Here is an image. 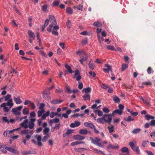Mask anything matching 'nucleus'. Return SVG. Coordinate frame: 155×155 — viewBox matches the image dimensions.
Here are the masks:
<instances>
[{
	"label": "nucleus",
	"instance_id": "obj_1",
	"mask_svg": "<svg viewBox=\"0 0 155 155\" xmlns=\"http://www.w3.org/2000/svg\"><path fill=\"white\" fill-rule=\"evenodd\" d=\"M46 21L47 22L48 25L49 23H50L47 28V31L51 32L53 35L58 36V33L57 30L59 29V27L58 26L56 25L57 22L54 17L52 15H50L48 18L46 19L45 21Z\"/></svg>",
	"mask_w": 155,
	"mask_h": 155
},
{
	"label": "nucleus",
	"instance_id": "obj_2",
	"mask_svg": "<svg viewBox=\"0 0 155 155\" xmlns=\"http://www.w3.org/2000/svg\"><path fill=\"white\" fill-rule=\"evenodd\" d=\"M112 114H105L102 117L98 118L96 121L97 122L100 123L104 124L106 123L110 124L112 121Z\"/></svg>",
	"mask_w": 155,
	"mask_h": 155
},
{
	"label": "nucleus",
	"instance_id": "obj_3",
	"mask_svg": "<svg viewBox=\"0 0 155 155\" xmlns=\"http://www.w3.org/2000/svg\"><path fill=\"white\" fill-rule=\"evenodd\" d=\"M28 120L27 119H25L20 124V126L25 129L27 128L28 127L29 129H31L34 128L35 126V124L29 121L28 126Z\"/></svg>",
	"mask_w": 155,
	"mask_h": 155
},
{
	"label": "nucleus",
	"instance_id": "obj_4",
	"mask_svg": "<svg viewBox=\"0 0 155 155\" xmlns=\"http://www.w3.org/2000/svg\"><path fill=\"white\" fill-rule=\"evenodd\" d=\"M74 78H76V80L78 81L79 84L78 86V87L80 89H81L83 87V84L82 83H80V80L81 79V77L80 75L79 71L78 70L75 71V74L73 77Z\"/></svg>",
	"mask_w": 155,
	"mask_h": 155
},
{
	"label": "nucleus",
	"instance_id": "obj_5",
	"mask_svg": "<svg viewBox=\"0 0 155 155\" xmlns=\"http://www.w3.org/2000/svg\"><path fill=\"white\" fill-rule=\"evenodd\" d=\"M76 54L79 55L80 59L84 60L85 61H87L88 56L85 51L79 50L76 52Z\"/></svg>",
	"mask_w": 155,
	"mask_h": 155
},
{
	"label": "nucleus",
	"instance_id": "obj_6",
	"mask_svg": "<svg viewBox=\"0 0 155 155\" xmlns=\"http://www.w3.org/2000/svg\"><path fill=\"white\" fill-rule=\"evenodd\" d=\"M89 138L91 140V143L93 144L97 145L100 147H103V146L101 144L100 142L101 141L100 139L99 138L97 137H96L94 138L92 137H90Z\"/></svg>",
	"mask_w": 155,
	"mask_h": 155
},
{
	"label": "nucleus",
	"instance_id": "obj_7",
	"mask_svg": "<svg viewBox=\"0 0 155 155\" xmlns=\"http://www.w3.org/2000/svg\"><path fill=\"white\" fill-rule=\"evenodd\" d=\"M6 150L15 154H18L19 153V151H18L16 150L15 149L11 147H5V149H2L1 150L3 153H7V151Z\"/></svg>",
	"mask_w": 155,
	"mask_h": 155
},
{
	"label": "nucleus",
	"instance_id": "obj_8",
	"mask_svg": "<svg viewBox=\"0 0 155 155\" xmlns=\"http://www.w3.org/2000/svg\"><path fill=\"white\" fill-rule=\"evenodd\" d=\"M22 108L23 106H20L16 108H13L12 110V112L15 115H20L21 114L20 111Z\"/></svg>",
	"mask_w": 155,
	"mask_h": 155
},
{
	"label": "nucleus",
	"instance_id": "obj_9",
	"mask_svg": "<svg viewBox=\"0 0 155 155\" xmlns=\"http://www.w3.org/2000/svg\"><path fill=\"white\" fill-rule=\"evenodd\" d=\"M129 145L134 151L136 152L138 154L140 153V150L138 146L135 147V145L133 142H130L129 143Z\"/></svg>",
	"mask_w": 155,
	"mask_h": 155
},
{
	"label": "nucleus",
	"instance_id": "obj_10",
	"mask_svg": "<svg viewBox=\"0 0 155 155\" xmlns=\"http://www.w3.org/2000/svg\"><path fill=\"white\" fill-rule=\"evenodd\" d=\"M28 34L29 38V42L31 43L34 40L35 37V34L31 30H29L28 31Z\"/></svg>",
	"mask_w": 155,
	"mask_h": 155
},
{
	"label": "nucleus",
	"instance_id": "obj_11",
	"mask_svg": "<svg viewBox=\"0 0 155 155\" xmlns=\"http://www.w3.org/2000/svg\"><path fill=\"white\" fill-rule=\"evenodd\" d=\"M120 151L122 153H120L119 155H130L129 154V151L127 147H124L120 150Z\"/></svg>",
	"mask_w": 155,
	"mask_h": 155
},
{
	"label": "nucleus",
	"instance_id": "obj_12",
	"mask_svg": "<svg viewBox=\"0 0 155 155\" xmlns=\"http://www.w3.org/2000/svg\"><path fill=\"white\" fill-rule=\"evenodd\" d=\"M119 148V147L118 144L116 145H113L111 143H109L108 146L106 147V150L109 151V150L110 149L113 150H118Z\"/></svg>",
	"mask_w": 155,
	"mask_h": 155
},
{
	"label": "nucleus",
	"instance_id": "obj_13",
	"mask_svg": "<svg viewBox=\"0 0 155 155\" xmlns=\"http://www.w3.org/2000/svg\"><path fill=\"white\" fill-rule=\"evenodd\" d=\"M50 93L49 91L47 92H45L43 91V97L44 99L47 100H49L51 98V97L50 95Z\"/></svg>",
	"mask_w": 155,
	"mask_h": 155
},
{
	"label": "nucleus",
	"instance_id": "obj_14",
	"mask_svg": "<svg viewBox=\"0 0 155 155\" xmlns=\"http://www.w3.org/2000/svg\"><path fill=\"white\" fill-rule=\"evenodd\" d=\"M28 130H24L21 131V133L23 134H25L26 136V138L27 140H28L31 137V136L28 134H29Z\"/></svg>",
	"mask_w": 155,
	"mask_h": 155
},
{
	"label": "nucleus",
	"instance_id": "obj_15",
	"mask_svg": "<svg viewBox=\"0 0 155 155\" xmlns=\"http://www.w3.org/2000/svg\"><path fill=\"white\" fill-rule=\"evenodd\" d=\"M73 138L75 140H83L85 138V137L80 135H74V136Z\"/></svg>",
	"mask_w": 155,
	"mask_h": 155
},
{
	"label": "nucleus",
	"instance_id": "obj_16",
	"mask_svg": "<svg viewBox=\"0 0 155 155\" xmlns=\"http://www.w3.org/2000/svg\"><path fill=\"white\" fill-rule=\"evenodd\" d=\"M13 100L12 98H11L9 99L8 101H7V103H4V104H5L8 106H9V108H11L12 107L13 105L14 104L13 103Z\"/></svg>",
	"mask_w": 155,
	"mask_h": 155
},
{
	"label": "nucleus",
	"instance_id": "obj_17",
	"mask_svg": "<svg viewBox=\"0 0 155 155\" xmlns=\"http://www.w3.org/2000/svg\"><path fill=\"white\" fill-rule=\"evenodd\" d=\"M80 124V123L79 121H76L74 123H72L70 125V126L71 127L74 128L78 127Z\"/></svg>",
	"mask_w": 155,
	"mask_h": 155
},
{
	"label": "nucleus",
	"instance_id": "obj_18",
	"mask_svg": "<svg viewBox=\"0 0 155 155\" xmlns=\"http://www.w3.org/2000/svg\"><path fill=\"white\" fill-rule=\"evenodd\" d=\"M7 106V105L3 103L1 105V107L3 108V109L5 110L4 111V112H8L10 111V108H8V107L6 106Z\"/></svg>",
	"mask_w": 155,
	"mask_h": 155
},
{
	"label": "nucleus",
	"instance_id": "obj_19",
	"mask_svg": "<svg viewBox=\"0 0 155 155\" xmlns=\"http://www.w3.org/2000/svg\"><path fill=\"white\" fill-rule=\"evenodd\" d=\"M82 92H84L86 94L90 93L91 92V88L88 87L87 88H84L82 91Z\"/></svg>",
	"mask_w": 155,
	"mask_h": 155
},
{
	"label": "nucleus",
	"instance_id": "obj_20",
	"mask_svg": "<svg viewBox=\"0 0 155 155\" xmlns=\"http://www.w3.org/2000/svg\"><path fill=\"white\" fill-rule=\"evenodd\" d=\"M112 99L115 103H118L120 101V99L116 95H114L113 96Z\"/></svg>",
	"mask_w": 155,
	"mask_h": 155
},
{
	"label": "nucleus",
	"instance_id": "obj_21",
	"mask_svg": "<svg viewBox=\"0 0 155 155\" xmlns=\"http://www.w3.org/2000/svg\"><path fill=\"white\" fill-rule=\"evenodd\" d=\"M65 68H66L67 69V71L68 72H69L70 74H72V73L75 72L74 71H72L71 68V67L68 65L67 64H66L65 65Z\"/></svg>",
	"mask_w": 155,
	"mask_h": 155
},
{
	"label": "nucleus",
	"instance_id": "obj_22",
	"mask_svg": "<svg viewBox=\"0 0 155 155\" xmlns=\"http://www.w3.org/2000/svg\"><path fill=\"white\" fill-rule=\"evenodd\" d=\"M14 100L16 104H19L21 103V101L19 96H18L17 97H14Z\"/></svg>",
	"mask_w": 155,
	"mask_h": 155
},
{
	"label": "nucleus",
	"instance_id": "obj_23",
	"mask_svg": "<svg viewBox=\"0 0 155 155\" xmlns=\"http://www.w3.org/2000/svg\"><path fill=\"white\" fill-rule=\"evenodd\" d=\"M63 100H53L51 101V103L52 104H59L63 102Z\"/></svg>",
	"mask_w": 155,
	"mask_h": 155
},
{
	"label": "nucleus",
	"instance_id": "obj_24",
	"mask_svg": "<svg viewBox=\"0 0 155 155\" xmlns=\"http://www.w3.org/2000/svg\"><path fill=\"white\" fill-rule=\"evenodd\" d=\"M123 110H120L119 109H117L114 111L112 113V115L115 114H118L119 115H121L123 113Z\"/></svg>",
	"mask_w": 155,
	"mask_h": 155
},
{
	"label": "nucleus",
	"instance_id": "obj_25",
	"mask_svg": "<svg viewBox=\"0 0 155 155\" xmlns=\"http://www.w3.org/2000/svg\"><path fill=\"white\" fill-rule=\"evenodd\" d=\"M134 120V118L132 117L131 116H129L127 117L124 118V120L127 122L133 121Z\"/></svg>",
	"mask_w": 155,
	"mask_h": 155
},
{
	"label": "nucleus",
	"instance_id": "obj_26",
	"mask_svg": "<svg viewBox=\"0 0 155 155\" xmlns=\"http://www.w3.org/2000/svg\"><path fill=\"white\" fill-rule=\"evenodd\" d=\"M49 127H45L43 130V134L44 135H50L49 134Z\"/></svg>",
	"mask_w": 155,
	"mask_h": 155
},
{
	"label": "nucleus",
	"instance_id": "obj_27",
	"mask_svg": "<svg viewBox=\"0 0 155 155\" xmlns=\"http://www.w3.org/2000/svg\"><path fill=\"white\" fill-rule=\"evenodd\" d=\"M140 130L141 129L140 128H134L133 129L131 132L134 134H136L138 133Z\"/></svg>",
	"mask_w": 155,
	"mask_h": 155
},
{
	"label": "nucleus",
	"instance_id": "obj_28",
	"mask_svg": "<svg viewBox=\"0 0 155 155\" xmlns=\"http://www.w3.org/2000/svg\"><path fill=\"white\" fill-rule=\"evenodd\" d=\"M83 98L85 101L89 100L90 98V95L89 94H86L83 95Z\"/></svg>",
	"mask_w": 155,
	"mask_h": 155
},
{
	"label": "nucleus",
	"instance_id": "obj_29",
	"mask_svg": "<svg viewBox=\"0 0 155 155\" xmlns=\"http://www.w3.org/2000/svg\"><path fill=\"white\" fill-rule=\"evenodd\" d=\"M145 117L147 120H149L150 119L153 120L155 118L154 117L149 114L146 115Z\"/></svg>",
	"mask_w": 155,
	"mask_h": 155
},
{
	"label": "nucleus",
	"instance_id": "obj_30",
	"mask_svg": "<svg viewBox=\"0 0 155 155\" xmlns=\"http://www.w3.org/2000/svg\"><path fill=\"white\" fill-rule=\"evenodd\" d=\"M59 119L58 118H55L54 119H51L49 121L50 125H51V124L53 123H58L59 122Z\"/></svg>",
	"mask_w": 155,
	"mask_h": 155
},
{
	"label": "nucleus",
	"instance_id": "obj_31",
	"mask_svg": "<svg viewBox=\"0 0 155 155\" xmlns=\"http://www.w3.org/2000/svg\"><path fill=\"white\" fill-rule=\"evenodd\" d=\"M29 113V110L27 107H25L22 110V114L23 115H25L28 114Z\"/></svg>",
	"mask_w": 155,
	"mask_h": 155
},
{
	"label": "nucleus",
	"instance_id": "obj_32",
	"mask_svg": "<svg viewBox=\"0 0 155 155\" xmlns=\"http://www.w3.org/2000/svg\"><path fill=\"white\" fill-rule=\"evenodd\" d=\"M66 12L67 14H71L73 13V10L70 7H67L66 8Z\"/></svg>",
	"mask_w": 155,
	"mask_h": 155
},
{
	"label": "nucleus",
	"instance_id": "obj_33",
	"mask_svg": "<svg viewBox=\"0 0 155 155\" xmlns=\"http://www.w3.org/2000/svg\"><path fill=\"white\" fill-rule=\"evenodd\" d=\"M128 67V65L127 64H122L121 71H124L125 69L127 68Z\"/></svg>",
	"mask_w": 155,
	"mask_h": 155
},
{
	"label": "nucleus",
	"instance_id": "obj_34",
	"mask_svg": "<svg viewBox=\"0 0 155 155\" xmlns=\"http://www.w3.org/2000/svg\"><path fill=\"white\" fill-rule=\"evenodd\" d=\"M88 133V131L86 130L81 129L79 130V133L82 134H86Z\"/></svg>",
	"mask_w": 155,
	"mask_h": 155
},
{
	"label": "nucleus",
	"instance_id": "obj_35",
	"mask_svg": "<svg viewBox=\"0 0 155 155\" xmlns=\"http://www.w3.org/2000/svg\"><path fill=\"white\" fill-rule=\"evenodd\" d=\"M107 48L108 50H110L111 51H117V50H116L114 46L111 45H107Z\"/></svg>",
	"mask_w": 155,
	"mask_h": 155
},
{
	"label": "nucleus",
	"instance_id": "obj_36",
	"mask_svg": "<svg viewBox=\"0 0 155 155\" xmlns=\"http://www.w3.org/2000/svg\"><path fill=\"white\" fill-rule=\"evenodd\" d=\"M2 122L4 123H7L8 124H9V120L7 117H4L2 118Z\"/></svg>",
	"mask_w": 155,
	"mask_h": 155
},
{
	"label": "nucleus",
	"instance_id": "obj_37",
	"mask_svg": "<svg viewBox=\"0 0 155 155\" xmlns=\"http://www.w3.org/2000/svg\"><path fill=\"white\" fill-rule=\"evenodd\" d=\"M50 136V135H45L44 136L42 139V141L43 142H45L47 141L48 139V138Z\"/></svg>",
	"mask_w": 155,
	"mask_h": 155
},
{
	"label": "nucleus",
	"instance_id": "obj_38",
	"mask_svg": "<svg viewBox=\"0 0 155 155\" xmlns=\"http://www.w3.org/2000/svg\"><path fill=\"white\" fill-rule=\"evenodd\" d=\"M94 112L95 113H97V115H98L99 116H101L103 115V112L102 111L100 110H94Z\"/></svg>",
	"mask_w": 155,
	"mask_h": 155
},
{
	"label": "nucleus",
	"instance_id": "obj_39",
	"mask_svg": "<svg viewBox=\"0 0 155 155\" xmlns=\"http://www.w3.org/2000/svg\"><path fill=\"white\" fill-rule=\"evenodd\" d=\"M88 66L90 69L93 70L94 69L95 65L91 63V61H90L89 63Z\"/></svg>",
	"mask_w": 155,
	"mask_h": 155
},
{
	"label": "nucleus",
	"instance_id": "obj_40",
	"mask_svg": "<svg viewBox=\"0 0 155 155\" xmlns=\"http://www.w3.org/2000/svg\"><path fill=\"white\" fill-rule=\"evenodd\" d=\"M47 5H44L41 7L42 10L44 12H47Z\"/></svg>",
	"mask_w": 155,
	"mask_h": 155
},
{
	"label": "nucleus",
	"instance_id": "obj_41",
	"mask_svg": "<svg viewBox=\"0 0 155 155\" xmlns=\"http://www.w3.org/2000/svg\"><path fill=\"white\" fill-rule=\"evenodd\" d=\"M48 26V23L47 21H45V23L41 27V31L42 32L44 31L45 28Z\"/></svg>",
	"mask_w": 155,
	"mask_h": 155
},
{
	"label": "nucleus",
	"instance_id": "obj_42",
	"mask_svg": "<svg viewBox=\"0 0 155 155\" xmlns=\"http://www.w3.org/2000/svg\"><path fill=\"white\" fill-rule=\"evenodd\" d=\"M44 110H39L37 112L38 117H39L41 116L43 114Z\"/></svg>",
	"mask_w": 155,
	"mask_h": 155
},
{
	"label": "nucleus",
	"instance_id": "obj_43",
	"mask_svg": "<svg viewBox=\"0 0 155 155\" xmlns=\"http://www.w3.org/2000/svg\"><path fill=\"white\" fill-rule=\"evenodd\" d=\"M93 25L95 26L100 27L101 26V24L100 22L98 21L95 22L94 23Z\"/></svg>",
	"mask_w": 155,
	"mask_h": 155
},
{
	"label": "nucleus",
	"instance_id": "obj_44",
	"mask_svg": "<svg viewBox=\"0 0 155 155\" xmlns=\"http://www.w3.org/2000/svg\"><path fill=\"white\" fill-rule=\"evenodd\" d=\"M97 37L98 41L100 43H101L103 41V38L101 37V35L99 34H97Z\"/></svg>",
	"mask_w": 155,
	"mask_h": 155
},
{
	"label": "nucleus",
	"instance_id": "obj_45",
	"mask_svg": "<svg viewBox=\"0 0 155 155\" xmlns=\"http://www.w3.org/2000/svg\"><path fill=\"white\" fill-rule=\"evenodd\" d=\"M58 114L57 112H51L50 115V117L51 118H53L55 116L58 115Z\"/></svg>",
	"mask_w": 155,
	"mask_h": 155
},
{
	"label": "nucleus",
	"instance_id": "obj_46",
	"mask_svg": "<svg viewBox=\"0 0 155 155\" xmlns=\"http://www.w3.org/2000/svg\"><path fill=\"white\" fill-rule=\"evenodd\" d=\"M5 101H6L10 99L11 98V95L9 94H8L5 96L4 97Z\"/></svg>",
	"mask_w": 155,
	"mask_h": 155
},
{
	"label": "nucleus",
	"instance_id": "obj_47",
	"mask_svg": "<svg viewBox=\"0 0 155 155\" xmlns=\"http://www.w3.org/2000/svg\"><path fill=\"white\" fill-rule=\"evenodd\" d=\"M114 126L111 125L110 127L108 128L109 132L110 133H111L114 131Z\"/></svg>",
	"mask_w": 155,
	"mask_h": 155
},
{
	"label": "nucleus",
	"instance_id": "obj_48",
	"mask_svg": "<svg viewBox=\"0 0 155 155\" xmlns=\"http://www.w3.org/2000/svg\"><path fill=\"white\" fill-rule=\"evenodd\" d=\"M59 4V2L57 1H54L53 2L52 5V6H56L58 5Z\"/></svg>",
	"mask_w": 155,
	"mask_h": 155
},
{
	"label": "nucleus",
	"instance_id": "obj_49",
	"mask_svg": "<svg viewBox=\"0 0 155 155\" xmlns=\"http://www.w3.org/2000/svg\"><path fill=\"white\" fill-rule=\"evenodd\" d=\"M66 25L68 28H70L71 26V23L70 20H68L66 22Z\"/></svg>",
	"mask_w": 155,
	"mask_h": 155
},
{
	"label": "nucleus",
	"instance_id": "obj_50",
	"mask_svg": "<svg viewBox=\"0 0 155 155\" xmlns=\"http://www.w3.org/2000/svg\"><path fill=\"white\" fill-rule=\"evenodd\" d=\"M102 110L103 112L105 113H108L110 112V110L109 109L106 107L102 109Z\"/></svg>",
	"mask_w": 155,
	"mask_h": 155
},
{
	"label": "nucleus",
	"instance_id": "obj_51",
	"mask_svg": "<svg viewBox=\"0 0 155 155\" xmlns=\"http://www.w3.org/2000/svg\"><path fill=\"white\" fill-rule=\"evenodd\" d=\"M66 90L67 92L69 94H71L72 92L71 90L70 89V87L69 86H68L66 87Z\"/></svg>",
	"mask_w": 155,
	"mask_h": 155
},
{
	"label": "nucleus",
	"instance_id": "obj_52",
	"mask_svg": "<svg viewBox=\"0 0 155 155\" xmlns=\"http://www.w3.org/2000/svg\"><path fill=\"white\" fill-rule=\"evenodd\" d=\"M45 106V104H44L41 103L40 104L39 109H41V110H44V108Z\"/></svg>",
	"mask_w": 155,
	"mask_h": 155
},
{
	"label": "nucleus",
	"instance_id": "obj_53",
	"mask_svg": "<svg viewBox=\"0 0 155 155\" xmlns=\"http://www.w3.org/2000/svg\"><path fill=\"white\" fill-rule=\"evenodd\" d=\"M87 38L83 39L82 41V44L83 45H85L87 44Z\"/></svg>",
	"mask_w": 155,
	"mask_h": 155
},
{
	"label": "nucleus",
	"instance_id": "obj_54",
	"mask_svg": "<svg viewBox=\"0 0 155 155\" xmlns=\"http://www.w3.org/2000/svg\"><path fill=\"white\" fill-rule=\"evenodd\" d=\"M142 84L143 85L150 86L152 84L151 83L150 81L143 82L142 83Z\"/></svg>",
	"mask_w": 155,
	"mask_h": 155
},
{
	"label": "nucleus",
	"instance_id": "obj_55",
	"mask_svg": "<svg viewBox=\"0 0 155 155\" xmlns=\"http://www.w3.org/2000/svg\"><path fill=\"white\" fill-rule=\"evenodd\" d=\"M149 141L148 140H146L143 141L142 142V145L143 146L145 147L146 146V145L148 143Z\"/></svg>",
	"mask_w": 155,
	"mask_h": 155
},
{
	"label": "nucleus",
	"instance_id": "obj_56",
	"mask_svg": "<svg viewBox=\"0 0 155 155\" xmlns=\"http://www.w3.org/2000/svg\"><path fill=\"white\" fill-rule=\"evenodd\" d=\"M147 72L149 74H151L152 73V71L153 72V71L152 70L151 67H149L147 70Z\"/></svg>",
	"mask_w": 155,
	"mask_h": 155
},
{
	"label": "nucleus",
	"instance_id": "obj_57",
	"mask_svg": "<svg viewBox=\"0 0 155 155\" xmlns=\"http://www.w3.org/2000/svg\"><path fill=\"white\" fill-rule=\"evenodd\" d=\"M23 155H27L28 154H30V151H23L21 153Z\"/></svg>",
	"mask_w": 155,
	"mask_h": 155
},
{
	"label": "nucleus",
	"instance_id": "obj_58",
	"mask_svg": "<svg viewBox=\"0 0 155 155\" xmlns=\"http://www.w3.org/2000/svg\"><path fill=\"white\" fill-rule=\"evenodd\" d=\"M101 87L103 89H106L108 87V86L104 84H102Z\"/></svg>",
	"mask_w": 155,
	"mask_h": 155
},
{
	"label": "nucleus",
	"instance_id": "obj_59",
	"mask_svg": "<svg viewBox=\"0 0 155 155\" xmlns=\"http://www.w3.org/2000/svg\"><path fill=\"white\" fill-rule=\"evenodd\" d=\"M150 125L151 126H153L155 125V120H151L150 123Z\"/></svg>",
	"mask_w": 155,
	"mask_h": 155
},
{
	"label": "nucleus",
	"instance_id": "obj_60",
	"mask_svg": "<svg viewBox=\"0 0 155 155\" xmlns=\"http://www.w3.org/2000/svg\"><path fill=\"white\" fill-rule=\"evenodd\" d=\"M89 74L90 75L94 77H95L96 75L95 73L94 72H92V71L89 72Z\"/></svg>",
	"mask_w": 155,
	"mask_h": 155
},
{
	"label": "nucleus",
	"instance_id": "obj_61",
	"mask_svg": "<svg viewBox=\"0 0 155 155\" xmlns=\"http://www.w3.org/2000/svg\"><path fill=\"white\" fill-rule=\"evenodd\" d=\"M94 150H95V151H96L97 152V153H101V154H103L104 155V153L103 151H101L97 149H95Z\"/></svg>",
	"mask_w": 155,
	"mask_h": 155
},
{
	"label": "nucleus",
	"instance_id": "obj_62",
	"mask_svg": "<svg viewBox=\"0 0 155 155\" xmlns=\"http://www.w3.org/2000/svg\"><path fill=\"white\" fill-rule=\"evenodd\" d=\"M30 115L31 118H33L35 116V114L34 111H32L30 113Z\"/></svg>",
	"mask_w": 155,
	"mask_h": 155
},
{
	"label": "nucleus",
	"instance_id": "obj_63",
	"mask_svg": "<svg viewBox=\"0 0 155 155\" xmlns=\"http://www.w3.org/2000/svg\"><path fill=\"white\" fill-rule=\"evenodd\" d=\"M61 126V124H56L55 125V126L54 127V128H55L56 130H58L59 129V127Z\"/></svg>",
	"mask_w": 155,
	"mask_h": 155
},
{
	"label": "nucleus",
	"instance_id": "obj_64",
	"mask_svg": "<svg viewBox=\"0 0 155 155\" xmlns=\"http://www.w3.org/2000/svg\"><path fill=\"white\" fill-rule=\"evenodd\" d=\"M59 45L63 49H64L65 48V44L64 43H61L59 44Z\"/></svg>",
	"mask_w": 155,
	"mask_h": 155
}]
</instances>
